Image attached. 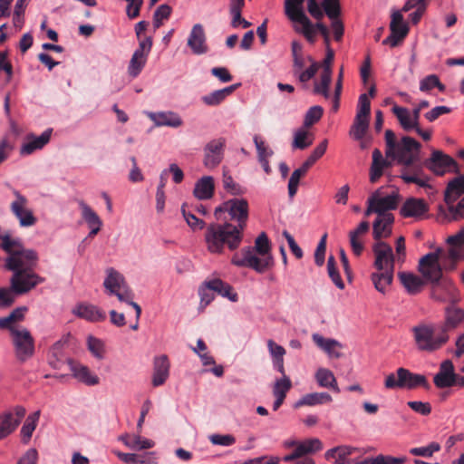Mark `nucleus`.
Wrapping results in <instances>:
<instances>
[{"instance_id":"obj_55","label":"nucleus","mask_w":464,"mask_h":464,"mask_svg":"<svg viewBox=\"0 0 464 464\" xmlns=\"http://www.w3.org/2000/svg\"><path fill=\"white\" fill-rule=\"evenodd\" d=\"M381 160V150L378 149H375L372 151V162L370 169V181L372 183L377 182V180L381 178V176L383 173V169L382 166H380Z\"/></svg>"},{"instance_id":"obj_28","label":"nucleus","mask_w":464,"mask_h":464,"mask_svg":"<svg viewBox=\"0 0 464 464\" xmlns=\"http://www.w3.org/2000/svg\"><path fill=\"white\" fill-rule=\"evenodd\" d=\"M378 192L373 194L371 198L376 208L375 213L378 214V218H382L383 215L390 214L389 210H393L398 206V195H389L384 198H378Z\"/></svg>"},{"instance_id":"obj_61","label":"nucleus","mask_w":464,"mask_h":464,"mask_svg":"<svg viewBox=\"0 0 464 464\" xmlns=\"http://www.w3.org/2000/svg\"><path fill=\"white\" fill-rule=\"evenodd\" d=\"M322 6L326 15L331 19H337L341 14L339 0H324Z\"/></svg>"},{"instance_id":"obj_12","label":"nucleus","mask_w":464,"mask_h":464,"mask_svg":"<svg viewBox=\"0 0 464 464\" xmlns=\"http://www.w3.org/2000/svg\"><path fill=\"white\" fill-rule=\"evenodd\" d=\"M424 166L437 176H443L448 171H459L456 160L439 150L431 151L430 157L424 161Z\"/></svg>"},{"instance_id":"obj_39","label":"nucleus","mask_w":464,"mask_h":464,"mask_svg":"<svg viewBox=\"0 0 464 464\" xmlns=\"http://www.w3.org/2000/svg\"><path fill=\"white\" fill-rule=\"evenodd\" d=\"M237 88V84H233L224 89L214 91L202 96L201 101L208 106H218L221 104Z\"/></svg>"},{"instance_id":"obj_22","label":"nucleus","mask_w":464,"mask_h":464,"mask_svg":"<svg viewBox=\"0 0 464 464\" xmlns=\"http://www.w3.org/2000/svg\"><path fill=\"white\" fill-rule=\"evenodd\" d=\"M68 365L72 376L79 382L88 386H94L99 384V377L92 372V371L85 365L74 362L72 359H68Z\"/></svg>"},{"instance_id":"obj_16","label":"nucleus","mask_w":464,"mask_h":464,"mask_svg":"<svg viewBox=\"0 0 464 464\" xmlns=\"http://www.w3.org/2000/svg\"><path fill=\"white\" fill-rule=\"evenodd\" d=\"M226 140L224 138H218L210 140L204 148L203 163L208 169H214L220 164L224 156V148Z\"/></svg>"},{"instance_id":"obj_17","label":"nucleus","mask_w":464,"mask_h":464,"mask_svg":"<svg viewBox=\"0 0 464 464\" xmlns=\"http://www.w3.org/2000/svg\"><path fill=\"white\" fill-rule=\"evenodd\" d=\"M448 250L446 255L450 262V269L455 268V264L464 258V227L455 235L450 236L447 240Z\"/></svg>"},{"instance_id":"obj_30","label":"nucleus","mask_w":464,"mask_h":464,"mask_svg":"<svg viewBox=\"0 0 464 464\" xmlns=\"http://www.w3.org/2000/svg\"><path fill=\"white\" fill-rule=\"evenodd\" d=\"M464 194V175L458 176L451 179L444 192V201L447 205L453 204Z\"/></svg>"},{"instance_id":"obj_4","label":"nucleus","mask_w":464,"mask_h":464,"mask_svg":"<svg viewBox=\"0 0 464 464\" xmlns=\"http://www.w3.org/2000/svg\"><path fill=\"white\" fill-rule=\"evenodd\" d=\"M106 274L107 276L103 282V286L108 295H115L120 302L132 306L137 313V318L140 319L141 307L133 301L134 294L127 285L124 276L112 267L108 268Z\"/></svg>"},{"instance_id":"obj_3","label":"nucleus","mask_w":464,"mask_h":464,"mask_svg":"<svg viewBox=\"0 0 464 464\" xmlns=\"http://www.w3.org/2000/svg\"><path fill=\"white\" fill-rule=\"evenodd\" d=\"M271 246L269 239L265 232H262L255 240V246H246L236 253L231 262L239 267H249L257 273H265L273 265V256L270 254Z\"/></svg>"},{"instance_id":"obj_31","label":"nucleus","mask_w":464,"mask_h":464,"mask_svg":"<svg viewBox=\"0 0 464 464\" xmlns=\"http://www.w3.org/2000/svg\"><path fill=\"white\" fill-rule=\"evenodd\" d=\"M22 240L14 237L12 232L0 227V248L9 256H14L21 249Z\"/></svg>"},{"instance_id":"obj_44","label":"nucleus","mask_w":464,"mask_h":464,"mask_svg":"<svg viewBox=\"0 0 464 464\" xmlns=\"http://www.w3.org/2000/svg\"><path fill=\"white\" fill-rule=\"evenodd\" d=\"M392 112L404 130L410 131L417 127L419 122L418 121H414L413 113H410L408 109L395 105L392 108Z\"/></svg>"},{"instance_id":"obj_57","label":"nucleus","mask_w":464,"mask_h":464,"mask_svg":"<svg viewBox=\"0 0 464 464\" xmlns=\"http://www.w3.org/2000/svg\"><path fill=\"white\" fill-rule=\"evenodd\" d=\"M313 143L311 135L304 130H298L294 138L293 147L299 150H304Z\"/></svg>"},{"instance_id":"obj_53","label":"nucleus","mask_w":464,"mask_h":464,"mask_svg":"<svg viewBox=\"0 0 464 464\" xmlns=\"http://www.w3.org/2000/svg\"><path fill=\"white\" fill-rule=\"evenodd\" d=\"M87 346H88V350L92 353V354L95 358H97L99 360H102L104 358L105 347H104V343L101 339L90 335L87 338Z\"/></svg>"},{"instance_id":"obj_26","label":"nucleus","mask_w":464,"mask_h":464,"mask_svg":"<svg viewBox=\"0 0 464 464\" xmlns=\"http://www.w3.org/2000/svg\"><path fill=\"white\" fill-rule=\"evenodd\" d=\"M394 222L392 214L383 215L382 218H377L373 222L372 236L376 242L382 241V237H388L392 234V225Z\"/></svg>"},{"instance_id":"obj_37","label":"nucleus","mask_w":464,"mask_h":464,"mask_svg":"<svg viewBox=\"0 0 464 464\" xmlns=\"http://www.w3.org/2000/svg\"><path fill=\"white\" fill-rule=\"evenodd\" d=\"M333 401L332 396L327 392H312L304 395L294 405L295 409L303 406H315L330 403Z\"/></svg>"},{"instance_id":"obj_19","label":"nucleus","mask_w":464,"mask_h":464,"mask_svg":"<svg viewBox=\"0 0 464 464\" xmlns=\"http://www.w3.org/2000/svg\"><path fill=\"white\" fill-rule=\"evenodd\" d=\"M72 314L79 318L96 323L106 319V314L97 305L89 303H79L72 309Z\"/></svg>"},{"instance_id":"obj_6","label":"nucleus","mask_w":464,"mask_h":464,"mask_svg":"<svg viewBox=\"0 0 464 464\" xmlns=\"http://www.w3.org/2000/svg\"><path fill=\"white\" fill-rule=\"evenodd\" d=\"M387 389H409L412 390L422 386L429 388L427 379L422 374L413 373L405 368H399L396 373L389 374L384 382Z\"/></svg>"},{"instance_id":"obj_50","label":"nucleus","mask_w":464,"mask_h":464,"mask_svg":"<svg viewBox=\"0 0 464 464\" xmlns=\"http://www.w3.org/2000/svg\"><path fill=\"white\" fill-rule=\"evenodd\" d=\"M307 61L310 62V65L308 68H304L303 70H300L298 72H295L293 74L302 83H306L308 81L313 79L320 67V64L317 62H315L311 56H307Z\"/></svg>"},{"instance_id":"obj_1","label":"nucleus","mask_w":464,"mask_h":464,"mask_svg":"<svg viewBox=\"0 0 464 464\" xmlns=\"http://www.w3.org/2000/svg\"><path fill=\"white\" fill-rule=\"evenodd\" d=\"M222 211L228 212L231 219L236 220L237 225L226 222L211 223L208 226L205 241L208 250L212 254L223 253L225 246L233 251L240 246L248 218V203L244 198H232L216 208V217Z\"/></svg>"},{"instance_id":"obj_8","label":"nucleus","mask_w":464,"mask_h":464,"mask_svg":"<svg viewBox=\"0 0 464 464\" xmlns=\"http://www.w3.org/2000/svg\"><path fill=\"white\" fill-rule=\"evenodd\" d=\"M10 337L14 356L19 362L24 363L34 355L35 342L27 328L14 331Z\"/></svg>"},{"instance_id":"obj_20","label":"nucleus","mask_w":464,"mask_h":464,"mask_svg":"<svg viewBox=\"0 0 464 464\" xmlns=\"http://www.w3.org/2000/svg\"><path fill=\"white\" fill-rule=\"evenodd\" d=\"M206 41L207 37L203 25L200 24H194L188 38V46L192 53L197 55L206 53L208 51Z\"/></svg>"},{"instance_id":"obj_63","label":"nucleus","mask_w":464,"mask_h":464,"mask_svg":"<svg viewBox=\"0 0 464 464\" xmlns=\"http://www.w3.org/2000/svg\"><path fill=\"white\" fill-rule=\"evenodd\" d=\"M186 204H183L181 207L182 215L187 222V224L193 229L198 230L202 229L205 226V222L202 219L198 218L194 214L188 212L186 210Z\"/></svg>"},{"instance_id":"obj_47","label":"nucleus","mask_w":464,"mask_h":464,"mask_svg":"<svg viewBox=\"0 0 464 464\" xmlns=\"http://www.w3.org/2000/svg\"><path fill=\"white\" fill-rule=\"evenodd\" d=\"M332 82V74L328 72H322L319 81H314L313 92L323 95L325 99L330 97V85Z\"/></svg>"},{"instance_id":"obj_34","label":"nucleus","mask_w":464,"mask_h":464,"mask_svg":"<svg viewBox=\"0 0 464 464\" xmlns=\"http://www.w3.org/2000/svg\"><path fill=\"white\" fill-rule=\"evenodd\" d=\"M150 118L157 126L178 128L183 124L182 119L173 111L152 112Z\"/></svg>"},{"instance_id":"obj_48","label":"nucleus","mask_w":464,"mask_h":464,"mask_svg":"<svg viewBox=\"0 0 464 464\" xmlns=\"http://www.w3.org/2000/svg\"><path fill=\"white\" fill-rule=\"evenodd\" d=\"M369 121L370 118L356 114L350 130V134L354 140H360L364 137L369 128Z\"/></svg>"},{"instance_id":"obj_25","label":"nucleus","mask_w":464,"mask_h":464,"mask_svg":"<svg viewBox=\"0 0 464 464\" xmlns=\"http://www.w3.org/2000/svg\"><path fill=\"white\" fill-rule=\"evenodd\" d=\"M169 374V362L166 355L155 358L152 375V385L160 386L165 383Z\"/></svg>"},{"instance_id":"obj_64","label":"nucleus","mask_w":464,"mask_h":464,"mask_svg":"<svg viewBox=\"0 0 464 464\" xmlns=\"http://www.w3.org/2000/svg\"><path fill=\"white\" fill-rule=\"evenodd\" d=\"M17 295L10 288H0V308L10 307L15 301Z\"/></svg>"},{"instance_id":"obj_27","label":"nucleus","mask_w":464,"mask_h":464,"mask_svg":"<svg viewBox=\"0 0 464 464\" xmlns=\"http://www.w3.org/2000/svg\"><path fill=\"white\" fill-rule=\"evenodd\" d=\"M448 302L451 304L445 310V324L441 331L446 334L448 331L455 329L464 320V310L454 305L457 302Z\"/></svg>"},{"instance_id":"obj_7","label":"nucleus","mask_w":464,"mask_h":464,"mask_svg":"<svg viewBox=\"0 0 464 464\" xmlns=\"http://www.w3.org/2000/svg\"><path fill=\"white\" fill-rule=\"evenodd\" d=\"M414 340L419 350L434 352L440 349L449 340L446 333L434 335L433 328L428 325H417L412 329Z\"/></svg>"},{"instance_id":"obj_51","label":"nucleus","mask_w":464,"mask_h":464,"mask_svg":"<svg viewBox=\"0 0 464 464\" xmlns=\"http://www.w3.org/2000/svg\"><path fill=\"white\" fill-rule=\"evenodd\" d=\"M448 211L449 213H447L442 207L440 208V215H443L448 221L464 218V198L457 204V206H454L453 204L448 205Z\"/></svg>"},{"instance_id":"obj_18","label":"nucleus","mask_w":464,"mask_h":464,"mask_svg":"<svg viewBox=\"0 0 464 464\" xmlns=\"http://www.w3.org/2000/svg\"><path fill=\"white\" fill-rule=\"evenodd\" d=\"M423 164L412 163L410 167H405L400 175V178L407 184L414 183L421 188H430V177L424 172Z\"/></svg>"},{"instance_id":"obj_9","label":"nucleus","mask_w":464,"mask_h":464,"mask_svg":"<svg viewBox=\"0 0 464 464\" xmlns=\"http://www.w3.org/2000/svg\"><path fill=\"white\" fill-rule=\"evenodd\" d=\"M14 200L10 204V211L16 218L22 227H30L36 224L37 218L34 217V212L28 207V199L25 196L22 195L18 190L13 191Z\"/></svg>"},{"instance_id":"obj_42","label":"nucleus","mask_w":464,"mask_h":464,"mask_svg":"<svg viewBox=\"0 0 464 464\" xmlns=\"http://www.w3.org/2000/svg\"><path fill=\"white\" fill-rule=\"evenodd\" d=\"M398 276L401 285L412 295L419 293L424 285L423 280L412 273L400 272Z\"/></svg>"},{"instance_id":"obj_52","label":"nucleus","mask_w":464,"mask_h":464,"mask_svg":"<svg viewBox=\"0 0 464 464\" xmlns=\"http://www.w3.org/2000/svg\"><path fill=\"white\" fill-rule=\"evenodd\" d=\"M147 58L145 55H140V53H133L132 57L128 66V73L132 77H137L144 68Z\"/></svg>"},{"instance_id":"obj_24","label":"nucleus","mask_w":464,"mask_h":464,"mask_svg":"<svg viewBox=\"0 0 464 464\" xmlns=\"http://www.w3.org/2000/svg\"><path fill=\"white\" fill-rule=\"evenodd\" d=\"M429 210V206L424 199L408 198L401 208L400 213L404 218H420Z\"/></svg>"},{"instance_id":"obj_2","label":"nucleus","mask_w":464,"mask_h":464,"mask_svg":"<svg viewBox=\"0 0 464 464\" xmlns=\"http://www.w3.org/2000/svg\"><path fill=\"white\" fill-rule=\"evenodd\" d=\"M441 261L445 267L450 269L449 258L446 250L439 247L436 251L423 256L419 262V270L422 276L432 283L431 297L437 301H459V294L452 281L445 279L440 281L442 276Z\"/></svg>"},{"instance_id":"obj_60","label":"nucleus","mask_w":464,"mask_h":464,"mask_svg":"<svg viewBox=\"0 0 464 464\" xmlns=\"http://www.w3.org/2000/svg\"><path fill=\"white\" fill-rule=\"evenodd\" d=\"M394 23V29L397 34H400L401 37H406L409 33L408 25L403 22V16L400 11H395L392 14L391 24Z\"/></svg>"},{"instance_id":"obj_58","label":"nucleus","mask_w":464,"mask_h":464,"mask_svg":"<svg viewBox=\"0 0 464 464\" xmlns=\"http://www.w3.org/2000/svg\"><path fill=\"white\" fill-rule=\"evenodd\" d=\"M327 271L329 277L333 281V283L339 288L343 289L344 288V283L342 280V277L336 268L335 265V259L333 256H329L327 261Z\"/></svg>"},{"instance_id":"obj_41","label":"nucleus","mask_w":464,"mask_h":464,"mask_svg":"<svg viewBox=\"0 0 464 464\" xmlns=\"http://www.w3.org/2000/svg\"><path fill=\"white\" fill-rule=\"evenodd\" d=\"M394 270H377L372 274V282L377 291L384 294L393 281Z\"/></svg>"},{"instance_id":"obj_33","label":"nucleus","mask_w":464,"mask_h":464,"mask_svg":"<svg viewBox=\"0 0 464 464\" xmlns=\"http://www.w3.org/2000/svg\"><path fill=\"white\" fill-rule=\"evenodd\" d=\"M113 453L123 462L127 464H157V458L154 452H146L144 454L123 453L119 450H113Z\"/></svg>"},{"instance_id":"obj_35","label":"nucleus","mask_w":464,"mask_h":464,"mask_svg":"<svg viewBox=\"0 0 464 464\" xmlns=\"http://www.w3.org/2000/svg\"><path fill=\"white\" fill-rule=\"evenodd\" d=\"M314 343L322 350H324L330 357L340 358L341 353L338 351L342 348V344L334 339H327L319 334L312 335Z\"/></svg>"},{"instance_id":"obj_13","label":"nucleus","mask_w":464,"mask_h":464,"mask_svg":"<svg viewBox=\"0 0 464 464\" xmlns=\"http://www.w3.org/2000/svg\"><path fill=\"white\" fill-rule=\"evenodd\" d=\"M38 260L37 253L32 249H25L21 246V249L14 253V256H9L6 258L5 266L8 270H27L34 271Z\"/></svg>"},{"instance_id":"obj_23","label":"nucleus","mask_w":464,"mask_h":464,"mask_svg":"<svg viewBox=\"0 0 464 464\" xmlns=\"http://www.w3.org/2000/svg\"><path fill=\"white\" fill-rule=\"evenodd\" d=\"M456 373L451 361L446 360L441 362L438 373L434 376L433 382L438 388H448L455 385Z\"/></svg>"},{"instance_id":"obj_5","label":"nucleus","mask_w":464,"mask_h":464,"mask_svg":"<svg viewBox=\"0 0 464 464\" xmlns=\"http://www.w3.org/2000/svg\"><path fill=\"white\" fill-rule=\"evenodd\" d=\"M304 0H285V14L293 24L296 34L311 40L312 22L304 11Z\"/></svg>"},{"instance_id":"obj_45","label":"nucleus","mask_w":464,"mask_h":464,"mask_svg":"<svg viewBox=\"0 0 464 464\" xmlns=\"http://www.w3.org/2000/svg\"><path fill=\"white\" fill-rule=\"evenodd\" d=\"M356 450L350 446H339L329 450L326 453V459H334L335 464H350L349 456Z\"/></svg>"},{"instance_id":"obj_15","label":"nucleus","mask_w":464,"mask_h":464,"mask_svg":"<svg viewBox=\"0 0 464 464\" xmlns=\"http://www.w3.org/2000/svg\"><path fill=\"white\" fill-rule=\"evenodd\" d=\"M26 410L17 405L13 411H5L0 415V440L13 433L24 417Z\"/></svg>"},{"instance_id":"obj_38","label":"nucleus","mask_w":464,"mask_h":464,"mask_svg":"<svg viewBox=\"0 0 464 464\" xmlns=\"http://www.w3.org/2000/svg\"><path fill=\"white\" fill-rule=\"evenodd\" d=\"M214 179L210 176H205L197 181L193 194L201 200L209 199L214 194Z\"/></svg>"},{"instance_id":"obj_62","label":"nucleus","mask_w":464,"mask_h":464,"mask_svg":"<svg viewBox=\"0 0 464 464\" xmlns=\"http://www.w3.org/2000/svg\"><path fill=\"white\" fill-rule=\"evenodd\" d=\"M323 113L324 109L321 106L315 105L311 107L305 114L304 125L305 127L314 125L322 118Z\"/></svg>"},{"instance_id":"obj_36","label":"nucleus","mask_w":464,"mask_h":464,"mask_svg":"<svg viewBox=\"0 0 464 464\" xmlns=\"http://www.w3.org/2000/svg\"><path fill=\"white\" fill-rule=\"evenodd\" d=\"M292 387L291 380L285 376V378L276 380L273 387V394L276 397V401L273 403V410L277 411L286 397V393Z\"/></svg>"},{"instance_id":"obj_43","label":"nucleus","mask_w":464,"mask_h":464,"mask_svg":"<svg viewBox=\"0 0 464 464\" xmlns=\"http://www.w3.org/2000/svg\"><path fill=\"white\" fill-rule=\"evenodd\" d=\"M315 380L320 387L331 389L335 392H340L334 373L328 369H318L315 372Z\"/></svg>"},{"instance_id":"obj_54","label":"nucleus","mask_w":464,"mask_h":464,"mask_svg":"<svg viewBox=\"0 0 464 464\" xmlns=\"http://www.w3.org/2000/svg\"><path fill=\"white\" fill-rule=\"evenodd\" d=\"M311 30V40L304 37L310 44H314L316 41V32L318 31L324 38V42L326 46H330V33L326 25L323 23L317 22L316 24L312 23Z\"/></svg>"},{"instance_id":"obj_49","label":"nucleus","mask_w":464,"mask_h":464,"mask_svg":"<svg viewBox=\"0 0 464 464\" xmlns=\"http://www.w3.org/2000/svg\"><path fill=\"white\" fill-rule=\"evenodd\" d=\"M79 206L82 210V217L84 219V221L88 224L89 227L102 226V219L90 206H88L82 200L79 202Z\"/></svg>"},{"instance_id":"obj_56","label":"nucleus","mask_w":464,"mask_h":464,"mask_svg":"<svg viewBox=\"0 0 464 464\" xmlns=\"http://www.w3.org/2000/svg\"><path fill=\"white\" fill-rule=\"evenodd\" d=\"M154 441L149 439L141 438L140 435H130V441L127 447L133 450H142L153 448Z\"/></svg>"},{"instance_id":"obj_29","label":"nucleus","mask_w":464,"mask_h":464,"mask_svg":"<svg viewBox=\"0 0 464 464\" xmlns=\"http://www.w3.org/2000/svg\"><path fill=\"white\" fill-rule=\"evenodd\" d=\"M52 129L44 130L39 137L29 136L28 141L21 148L22 155H30L36 150L43 149L50 140Z\"/></svg>"},{"instance_id":"obj_14","label":"nucleus","mask_w":464,"mask_h":464,"mask_svg":"<svg viewBox=\"0 0 464 464\" xmlns=\"http://www.w3.org/2000/svg\"><path fill=\"white\" fill-rule=\"evenodd\" d=\"M374 254V267L376 270H394L395 256L392 252V246L383 242L379 241L372 246Z\"/></svg>"},{"instance_id":"obj_10","label":"nucleus","mask_w":464,"mask_h":464,"mask_svg":"<svg viewBox=\"0 0 464 464\" xmlns=\"http://www.w3.org/2000/svg\"><path fill=\"white\" fill-rule=\"evenodd\" d=\"M14 272L10 285L16 295H24L34 289L39 284L44 282V278L34 271L12 270Z\"/></svg>"},{"instance_id":"obj_32","label":"nucleus","mask_w":464,"mask_h":464,"mask_svg":"<svg viewBox=\"0 0 464 464\" xmlns=\"http://www.w3.org/2000/svg\"><path fill=\"white\" fill-rule=\"evenodd\" d=\"M370 225L368 221H362L359 226L350 232V244L353 254L361 256L364 249L362 237L368 232Z\"/></svg>"},{"instance_id":"obj_11","label":"nucleus","mask_w":464,"mask_h":464,"mask_svg":"<svg viewBox=\"0 0 464 464\" xmlns=\"http://www.w3.org/2000/svg\"><path fill=\"white\" fill-rule=\"evenodd\" d=\"M420 143L409 136L402 137L395 150V158L399 164L410 167L419 160Z\"/></svg>"},{"instance_id":"obj_46","label":"nucleus","mask_w":464,"mask_h":464,"mask_svg":"<svg viewBox=\"0 0 464 464\" xmlns=\"http://www.w3.org/2000/svg\"><path fill=\"white\" fill-rule=\"evenodd\" d=\"M39 418H40V411H37L30 414L26 418V420L21 429L22 441L24 444H27L29 442V440H31L33 432L34 431V430L37 426Z\"/></svg>"},{"instance_id":"obj_59","label":"nucleus","mask_w":464,"mask_h":464,"mask_svg":"<svg viewBox=\"0 0 464 464\" xmlns=\"http://www.w3.org/2000/svg\"><path fill=\"white\" fill-rule=\"evenodd\" d=\"M440 450V446L437 442H431L428 446L411 448L409 452L413 456L430 458L435 452Z\"/></svg>"},{"instance_id":"obj_21","label":"nucleus","mask_w":464,"mask_h":464,"mask_svg":"<svg viewBox=\"0 0 464 464\" xmlns=\"http://www.w3.org/2000/svg\"><path fill=\"white\" fill-rule=\"evenodd\" d=\"M323 449V444L319 439H308L298 442L294 451L283 458L285 462H290L296 459H301L308 454L315 453Z\"/></svg>"},{"instance_id":"obj_40","label":"nucleus","mask_w":464,"mask_h":464,"mask_svg":"<svg viewBox=\"0 0 464 464\" xmlns=\"http://www.w3.org/2000/svg\"><path fill=\"white\" fill-rule=\"evenodd\" d=\"M206 286L208 290H212L213 292L228 298L230 301H237V294L233 292L232 286L218 278L207 281Z\"/></svg>"}]
</instances>
